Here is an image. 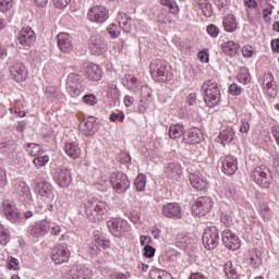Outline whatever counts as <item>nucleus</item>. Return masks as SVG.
Returning a JSON list of instances; mask_svg holds the SVG:
<instances>
[{"label":"nucleus","mask_w":279,"mask_h":279,"mask_svg":"<svg viewBox=\"0 0 279 279\" xmlns=\"http://www.w3.org/2000/svg\"><path fill=\"white\" fill-rule=\"evenodd\" d=\"M198 60H201V62H209V54H208V49H204V50H201L198 52Z\"/></svg>","instance_id":"nucleus-61"},{"label":"nucleus","mask_w":279,"mask_h":279,"mask_svg":"<svg viewBox=\"0 0 279 279\" xmlns=\"http://www.w3.org/2000/svg\"><path fill=\"white\" fill-rule=\"evenodd\" d=\"M51 193H53L51 183L41 181L37 184V195H40V197H49Z\"/></svg>","instance_id":"nucleus-34"},{"label":"nucleus","mask_w":279,"mask_h":279,"mask_svg":"<svg viewBox=\"0 0 279 279\" xmlns=\"http://www.w3.org/2000/svg\"><path fill=\"white\" fill-rule=\"evenodd\" d=\"M9 71L11 80L17 83L25 82V80H27V76L29 75L27 66H25V63L21 61L12 62L9 66Z\"/></svg>","instance_id":"nucleus-8"},{"label":"nucleus","mask_w":279,"mask_h":279,"mask_svg":"<svg viewBox=\"0 0 279 279\" xmlns=\"http://www.w3.org/2000/svg\"><path fill=\"white\" fill-rule=\"evenodd\" d=\"M81 130L86 136L95 134V132L97 131V123L95 121V117H88L85 121H83Z\"/></svg>","instance_id":"nucleus-30"},{"label":"nucleus","mask_w":279,"mask_h":279,"mask_svg":"<svg viewBox=\"0 0 279 279\" xmlns=\"http://www.w3.org/2000/svg\"><path fill=\"white\" fill-rule=\"evenodd\" d=\"M259 213L263 219H265L266 221H269V219H271V215H272L271 209L266 204H262L259 206Z\"/></svg>","instance_id":"nucleus-47"},{"label":"nucleus","mask_w":279,"mask_h":279,"mask_svg":"<svg viewBox=\"0 0 279 279\" xmlns=\"http://www.w3.org/2000/svg\"><path fill=\"white\" fill-rule=\"evenodd\" d=\"M222 25L229 33L236 32V17L232 14H227L223 17Z\"/></svg>","instance_id":"nucleus-37"},{"label":"nucleus","mask_w":279,"mask_h":279,"mask_svg":"<svg viewBox=\"0 0 279 279\" xmlns=\"http://www.w3.org/2000/svg\"><path fill=\"white\" fill-rule=\"evenodd\" d=\"M110 182L112 185V189L114 193H118V195H123L130 189V179H128V174L116 171L111 173Z\"/></svg>","instance_id":"nucleus-5"},{"label":"nucleus","mask_w":279,"mask_h":279,"mask_svg":"<svg viewBox=\"0 0 279 279\" xmlns=\"http://www.w3.org/2000/svg\"><path fill=\"white\" fill-rule=\"evenodd\" d=\"M65 88L66 93L74 98L80 97L82 93H84V86L82 85V82H80V76L74 73L69 74Z\"/></svg>","instance_id":"nucleus-12"},{"label":"nucleus","mask_w":279,"mask_h":279,"mask_svg":"<svg viewBox=\"0 0 279 279\" xmlns=\"http://www.w3.org/2000/svg\"><path fill=\"white\" fill-rule=\"evenodd\" d=\"M201 10L206 19H210L213 16V4L209 3Z\"/></svg>","instance_id":"nucleus-62"},{"label":"nucleus","mask_w":279,"mask_h":279,"mask_svg":"<svg viewBox=\"0 0 279 279\" xmlns=\"http://www.w3.org/2000/svg\"><path fill=\"white\" fill-rule=\"evenodd\" d=\"M150 75L155 82H171L173 80V72L167 61L160 59L153 60L150 62Z\"/></svg>","instance_id":"nucleus-2"},{"label":"nucleus","mask_w":279,"mask_h":279,"mask_svg":"<svg viewBox=\"0 0 279 279\" xmlns=\"http://www.w3.org/2000/svg\"><path fill=\"white\" fill-rule=\"evenodd\" d=\"M93 270L85 265H77L65 268L63 279H92Z\"/></svg>","instance_id":"nucleus-7"},{"label":"nucleus","mask_w":279,"mask_h":279,"mask_svg":"<svg viewBox=\"0 0 279 279\" xmlns=\"http://www.w3.org/2000/svg\"><path fill=\"white\" fill-rule=\"evenodd\" d=\"M12 8V0H0V12H8Z\"/></svg>","instance_id":"nucleus-57"},{"label":"nucleus","mask_w":279,"mask_h":279,"mask_svg":"<svg viewBox=\"0 0 279 279\" xmlns=\"http://www.w3.org/2000/svg\"><path fill=\"white\" fill-rule=\"evenodd\" d=\"M186 132V129H184V125L177 123L171 124L169 128V137L172 140L180 138V136H184Z\"/></svg>","instance_id":"nucleus-36"},{"label":"nucleus","mask_w":279,"mask_h":279,"mask_svg":"<svg viewBox=\"0 0 279 279\" xmlns=\"http://www.w3.org/2000/svg\"><path fill=\"white\" fill-rule=\"evenodd\" d=\"M219 141L222 145H228L231 141H234V129L229 126L220 131Z\"/></svg>","instance_id":"nucleus-32"},{"label":"nucleus","mask_w":279,"mask_h":279,"mask_svg":"<svg viewBox=\"0 0 279 279\" xmlns=\"http://www.w3.org/2000/svg\"><path fill=\"white\" fill-rule=\"evenodd\" d=\"M69 258H71V251H69V246L66 244H58L52 248L51 259L56 265L69 263Z\"/></svg>","instance_id":"nucleus-11"},{"label":"nucleus","mask_w":279,"mask_h":279,"mask_svg":"<svg viewBox=\"0 0 279 279\" xmlns=\"http://www.w3.org/2000/svg\"><path fill=\"white\" fill-rule=\"evenodd\" d=\"M110 16L108 9L104 5L92 7L87 13V17L92 23H106Z\"/></svg>","instance_id":"nucleus-15"},{"label":"nucleus","mask_w":279,"mask_h":279,"mask_svg":"<svg viewBox=\"0 0 279 279\" xmlns=\"http://www.w3.org/2000/svg\"><path fill=\"white\" fill-rule=\"evenodd\" d=\"M107 228L112 236L121 239L130 230V225L123 218H110L107 221Z\"/></svg>","instance_id":"nucleus-6"},{"label":"nucleus","mask_w":279,"mask_h":279,"mask_svg":"<svg viewBox=\"0 0 279 279\" xmlns=\"http://www.w3.org/2000/svg\"><path fill=\"white\" fill-rule=\"evenodd\" d=\"M193 245H195V240H193L189 234L179 233L177 235L175 246L179 247V250L187 252V250H193Z\"/></svg>","instance_id":"nucleus-24"},{"label":"nucleus","mask_w":279,"mask_h":279,"mask_svg":"<svg viewBox=\"0 0 279 279\" xmlns=\"http://www.w3.org/2000/svg\"><path fill=\"white\" fill-rule=\"evenodd\" d=\"M140 112L143 114L149 110V100L142 99L138 106Z\"/></svg>","instance_id":"nucleus-59"},{"label":"nucleus","mask_w":279,"mask_h":279,"mask_svg":"<svg viewBox=\"0 0 279 279\" xmlns=\"http://www.w3.org/2000/svg\"><path fill=\"white\" fill-rule=\"evenodd\" d=\"M221 222L227 226V228H230V226H234V215L232 214H225L221 217Z\"/></svg>","instance_id":"nucleus-50"},{"label":"nucleus","mask_w":279,"mask_h":279,"mask_svg":"<svg viewBox=\"0 0 279 279\" xmlns=\"http://www.w3.org/2000/svg\"><path fill=\"white\" fill-rule=\"evenodd\" d=\"M13 193L16 195V197H19L20 202H32V190L25 181H14Z\"/></svg>","instance_id":"nucleus-13"},{"label":"nucleus","mask_w":279,"mask_h":279,"mask_svg":"<svg viewBox=\"0 0 279 279\" xmlns=\"http://www.w3.org/2000/svg\"><path fill=\"white\" fill-rule=\"evenodd\" d=\"M225 274L228 279H238L239 278V274H236V268H234L232 260H228L225 264Z\"/></svg>","instance_id":"nucleus-39"},{"label":"nucleus","mask_w":279,"mask_h":279,"mask_svg":"<svg viewBox=\"0 0 279 279\" xmlns=\"http://www.w3.org/2000/svg\"><path fill=\"white\" fill-rule=\"evenodd\" d=\"M122 84L129 90H135V88H138V78L134 77L132 74H125Z\"/></svg>","instance_id":"nucleus-38"},{"label":"nucleus","mask_w":279,"mask_h":279,"mask_svg":"<svg viewBox=\"0 0 279 279\" xmlns=\"http://www.w3.org/2000/svg\"><path fill=\"white\" fill-rule=\"evenodd\" d=\"M37 223H38L43 234H47V232H49V230H51V222L47 219L40 220Z\"/></svg>","instance_id":"nucleus-51"},{"label":"nucleus","mask_w":279,"mask_h":279,"mask_svg":"<svg viewBox=\"0 0 279 279\" xmlns=\"http://www.w3.org/2000/svg\"><path fill=\"white\" fill-rule=\"evenodd\" d=\"M88 48L94 56H101V53H106L108 45L101 35H92L88 39Z\"/></svg>","instance_id":"nucleus-16"},{"label":"nucleus","mask_w":279,"mask_h":279,"mask_svg":"<svg viewBox=\"0 0 279 279\" xmlns=\"http://www.w3.org/2000/svg\"><path fill=\"white\" fill-rule=\"evenodd\" d=\"M190 182L196 191H206V189H208V181L199 171L190 173Z\"/></svg>","instance_id":"nucleus-22"},{"label":"nucleus","mask_w":279,"mask_h":279,"mask_svg":"<svg viewBox=\"0 0 279 279\" xmlns=\"http://www.w3.org/2000/svg\"><path fill=\"white\" fill-rule=\"evenodd\" d=\"M248 260L255 269H258L263 265V258L260 257V251L254 248L248 251Z\"/></svg>","instance_id":"nucleus-35"},{"label":"nucleus","mask_w":279,"mask_h":279,"mask_svg":"<svg viewBox=\"0 0 279 279\" xmlns=\"http://www.w3.org/2000/svg\"><path fill=\"white\" fill-rule=\"evenodd\" d=\"M85 215L93 223L104 221L108 217V204L99 201V198H92L84 204Z\"/></svg>","instance_id":"nucleus-1"},{"label":"nucleus","mask_w":279,"mask_h":279,"mask_svg":"<svg viewBox=\"0 0 279 279\" xmlns=\"http://www.w3.org/2000/svg\"><path fill=\"white\" fill-rule=\"evenodd\" d=\"M165 173L173 180H178L182 175V166L178 162H170L165 168Z\"/></svg>","instance_id":"nucleus-29"},{"label":"nucleus","mask_w":279,"mask_h":279,"mask_svg":"<svg viewBox=\"0 0 279 279\" xmlns=\"http://www.w3.org/2000/svg\"><path fill=\"white\" fill-rule=\"evenodd\" d=\"M95 241H96V245H98V247H102V250H106V247H110V241L104 240L99 238V235H95Z\"/></svg>","instance_id":"nucleus-55"},{"label":"nucleus","mask_w":279,"mask_h":279,"mask_svg":"<svg viewBox=\"0 0 279 279\" xmlns=\"http://www.w3.org/2000/svg\"><path fill=\"white\" fill-rule=\"evenodd\" d=\"M57 45L62 53H71L73 51V39L68 33H60L57 36Z\"/></svg>","instance_id":"nucleus-20"},{"label":"nucleus","mask_w":279,"mask_h":279,"mask_svg":"<svg viewBox=\"0 0 279 279\" xmlns=\"http://www.w3.org/2000/svg\"><path fill=\"white\" fill-rule=\"evenodd\" d=\"M17 43L22 47H32L36 43V33L31 27L22 28L17 34Z\"/></svg>","instance_id":"nucleus-18"},{"label":"nucleus","mask_w":279,"mask_h":279,"mask_svg":"<svg viewBox=\"0 0 279 279\" xmlns=\"http://www.w3.org/2000/svg\"><path fill=\"white\" fill-rule=\"evenodd\" d=\"M203 245L206 250H215L219 245V229L209 227L203 234Z\"/></svg>","instance_id":"nucleus-14"},{"label":"nucleus","mask_w":279,"mask_h":279,"mask_svg":"<svg viewBox=\"0 0 279 279\" xmlns=\"http://www.w3.org/2000/svg\"><path fill=\"white\" fill-rule=\"evenodd\" d=\"M83 104H86V106H97V96L95 94H87L83 96Z\"/></svg>","instance_id":"nucleus-49"},{"label":"nucleus","mask_w":279,"mask_h":279,"mask_svg":"<svg viewBox=\"0 0 279 279\" xmlns=\"http://www.w3.org/2000/svg\"><path fill=\"white\" fill-rule=\"evenodd\" d=\"M101 252V250L99 248V245L97 244H90L89 245V256H92V258L97 257V255Z\"/></svg>","instance_id":"nucleus-58"},{"label":"nucleus","mask_w":279,"mask_h":279,"mask_svg":"<svg viewBox=\"0 0 279 279\" xmlns=\"http://www.w3.org/2000/svg\"><path fill=\"white\" fill-rule=\"evenodd\" d=\"M162 215L169 219H180L182 217L181 207L178 203H169L162 207Z\"/></svg>","instance_id":"nucleus-25"},{"label":"nucleus","mask_w":279,"mask_h":279,"mask_svg":"<svg viewBox=\"0 0 279 279\" xmlns=\"http://www.w3.org/2000/svg\"><path fill=\"white\" fill-rule=\"evenodd\" d=\"M161 5L169 8L171 14H178L180 9L178 8V2L175 0H160Z\"/></svg>","instance_id":"nucleus-43"},{"label":"nucleus","mask_w":279,"mask_h":279,"mask_svg":"<svg viewBox=\"0 0 279 279\" xmlns=\"http://www.w3.org/2000/svg\"><path fill=\"white\" fill-rule=\"evenodd\" d=\"M221 165H222V172L226 175H234V173H236V170L239 169V161L234 156L229 155L223 157Z\"/></svg>","instance_id":"nucleus-21"},{"label":"nucleus","mask_w":279,"mask_h":279,"mask_svg":"<svg viewBox=\"0 0 279 279\" xmlns=\"http://www.w3.org/2000/svg\"><path fill=\"white\" fill-rule=\"evenodd\" d=\"M207 34H209L211 38H217V36H219V27H217L215 24H209L207 26Z\"/></svg>","instance_id":"nucleus-54"},{"label":"nucleus","mask_w":279,"mask_h":279,"mask_svg":"<svg viewBox=\"0 0 279 279\" xmlns=\"http://www.w3.org/2000/svg\"><path fill=\"white\" fill-rule=\"evenodd\" d=\"M229 93L230 95H233V97H239V95H241V87L238 86L235 83H232L229 86Z\"/></svg>","instance_id":"nucleus-56"},{"label":"nucleus","mask_w":279,"mask_h":279,"mask_svg":"<svg viewBox=\"0 0 279 279\" xmlns=\"http://www.w3.org/2000/svg\"><path fill=\"white\" fill-rule=\"evenodd\" d=\"M202 90H204V99L208 108H215V106H219V101L221 99V89H219L217 82L214 80L205 81L202 86Z\"/></svg>","instance_id":"nucleus-3"},{"label":"nucleus","mask_w":279,"mask_h":279,"mask_svg":"<svg viewBox=\"0 0 279 279\" xmlns=\"http://www.w3.org/2000/svg\"><path fill=\"white\" fill-rule=\"evenodd\" d=\"M202 131L195 128L185 131L183 134V143H185V145H197V143H202Z\"/></svg>","instance_id":"nucleus-23"},{"label":"nucleus","mask_w":279,"mask_h":279,"mask_svg":"<svg viewBox=\"0 0 279 279\" xmlns=\"http://www.w3.org/2000/svg\"><path fill=\"white\" fill-rule=\"evenodd\" d=\"M120 28L123 29V32H126V34L132 32V29H134V20L132 17H129L125 13L120 14Z\"/></svg>","instance_id":"nucleus-31"},{"label":"nucleus","mask_w":279,"mask_h":279,"mask_svg":"<svg viewBox=\"0 0 279 279\" xmlns=\"http://www.w3.org/2000/svg\"><path fill=\"white\" fill-rule=\"evenodd\" d=\"M221 49L226 56H236L239 53V49H241V46L234 41H227L222 44Z\"/></svg>","instance_id":"nucleus-33"},{"label":"nucleus","mask_w":279,"mask_h":279,"mask_svg":"<svg viewBox=\"0 0 279 279\" xmlns=\"http://www.w3.org/2000/svg\"><path fill=\"white\" fill-rule=\"evenodd\" d=\"M29 147H32L29 151L31 156H38L43 151V147L38 144H29Z\"/></svg>","instance_id":"nucleus-60"},{"label":"nucleus","mask_w":279,"mask_h":279,"mask_svg":"<svg viewBox=\"0 0 279 279\" xmlns=\"http://www.w3.org/2000/svg\"><path fill=\"white\" fill-rule=\"evenodd\" d=\"M144 256L145 258H154L156 256V248L149 244L144 246Z\"/></svg>","instance_id":"nucleus-52"},{"label":"nucleus","mask_w":279,"mask_h":279,"mask_svg":"<svg viewBox=\"0 0 279 279\" xmlns=\"http://www.w3.org/2000/svg\"><path fill=\"white\" fill-rule=\"evenodd\" d=\"M53 3L56 8H58L59 10H62V8H66V5L71 3V0H53Z\"/></svg>","instance_id":"nucleus-63"},{"label":"nucleus","mask_w":279,"mask_h":279,"mask_svg":"<svg viewBox=\"0 0 279 279\" xmlns=\"http://www.w3.org/2000/svg\"><path fill=\"white\" fill-rule=\"evenodd\" d=\"M64 151L69 158H72V160H77L82 154V149L80 148V145H77L76 142H68L64 145Z\"/></svg>","instance_id":"nucleus-28"},{"label":"nucleus","mask_w":279,"mask_h":279,"mask_svg":"<svg viewBox=\"0 0 279 279\" xmlns=\"http://www.w3.org/2000/svg\"><path fill=\"white\" fill-rule=\"evenodd\" d=\"M1 210L11 223H21L23 214L19 213L16 205L12 201H3Z\"/></svg>","instance_id":"nucleus-10"},{"label":"nucleus","mask_w":279,"mask_h":279,"mask_svg":"<svg viewBox=\"0 0 279 279\" xmlns=\"http://www.w3.org/2000/svg\"><path fill=\"white\" fill-rule=\"evenodd\" d=\"M53 180L56 184L62 189H66L72 182L73 177H71V171L66 168H57L53 174Z\"/></svg>","instance_id":"nucleus-17"},{"label":"nucleus","mask_w":279,"mask_h":279,"mask_svg":"<svg viewBox=\"0 0 279 279\" xmlns=\"http://www.w3.org/2000/svg\"><path fill=\"white\" fill-rule=\"evenodd\" d=\"M222 243L225 247L228 250H239L241 247V240L236 236V234L232 233L230 230H225L221 233Z\"/></svg>","instance_id":"nucleus-19"},{"label":"nucleus","mask_w":279,"mask_h":279,"mask_svg":"<svg viewBox=\"0 0 279 279\" xmlns=\"http://www.w3.org/2000/svg\"><path fill=\"white\" fill-rule=\"evenodd\" d=\"M85 75L92 82H99L101 80V69L95 63H89L85 68Z\"/></svg>","instance_id":"nucleus-27"},{"label":"nucleus","mask_w":279,"mask_h":279,"mask_svg":"<svg viewBox=\"0 0 279 279\" xmlns=\"http://www.w3.org/2000/svg\"><path fill=\"white\" fill-rule=\"evenodd\" d=\"M213 210V198L208 196H201L196 199L195 204L192 205V213L196 217H204Z\"/></svg>","instance_id":"nucleus-9"},{"label":"nucleus","mask_w":279,"mask_h":279,"mask_svg":"<svg viewBox=\"0 0 279 279\" xmlns=\"http://www.w3.org/2000/svg\"><path fill=\"white\" fill-rule=\"evenodd\" d=\"M28 233L32 236H34L35 239H38V236H45V234L43 233L38 222L36 225H33V226L29 227Z\"/></svg>","instance_id":"nucleus-48"},{"label":"nucleus","mask_w":279,"mask_h":279,"mask_svg":"<svg viewBox=\"0 0 279 279\" xmlns=\"http://www.w3.org/2000/svg\"><path fill=\"white\" fill-rule=\"evenodd\" d=\"M146 184H147V177L143 173H140L135 179L136 191H140V192L145 191Z\"/></svg>","instance_id":"nucleus-41"},{"label":"nucleus","mask_w":279,"mask_h":279,"mask_svg":"<svg viewBox=\"0 0 279 279\" xmlns=\"http://www.w3.org/2000/svg\"><path fill=\"white\" fill-rule=\"evenodd\" d=\"M251 178L255 184L260 186L262 189H269L271 186V182L274 181V177H271V171L269 168L265 166L256 167L252 173Z\"/></svg>","instance_id":"nucleus-4"},{"label":"nucleus","mask_w":279,"mask_h":279,"mask_svg":"<svg viewBox=\"0 0 279 279\" xmlns=\"http://www.w3.org/2000/svg\"><path fill=\"white\" fill-rule=\"evenodd\" d=\"M253 54H254V51L252 50V46H244L242 48V56L244 58H252Z\"/></svg>","instance_id":"nucleus-64"},{"label":"nucleus","mask_w":279,"mask_h":279,"mask_svg":"<svg viewBox=\"0 0 279 279\" xmlns=\"http://www.w3.org/2000/svg\"><path fill=\"white\" fill-rule=\"evenodd\" d=\"M151 279H171V274L161 270V269H154L150 271Z\"/></svg>","instance_id":"nucleus-42"},{"label":"nucleus","mask_w":279,"mask_h":279,"mask_svg":"<svg viewBox=\"0 0 279 279\" xmlns=\"http://www.w3.org/2000/svg\"><path fill=\"white\" fill-rule=\"evenodd\" d=\"M141 97L142 99L148 100L151 99V87L149 86H143L141 88Z\"/></svg>","instance_id":"nucleus-53"},{"label":"nucleus","mask_w":279,"mask_h":279,"mask_svg":"<svg viewBox=\"0 0 279 279\" xmlns=\"http://www.w3.org/2000/svg\"><path fill=\"white\" fill-rule=\"evenodd\" d=\"M107 32L111 38H119V36H121V26L120 24L112 23L107 27Z\"/></svg>","instance_id":"nucleus-44"},{"label":"nucleus","mask_w":279,"mask_h":279,"mask_svg":"<svg viewBox=\"0 0 279 279\" xmlns=\"http://www.w3.org/2000/svg\"><path fill=\"white\" fill-rule=\"evenodd\" d=\"M236 80L241 83V84H250V70L247 68H242L239 72V74L236 75Z\"/></svg>","instance_id":"nucleus-40"},{"label":"nucleus","mask_w":279,"mask_h":279,"mask_svg":"<svg viewBox=\"0 0 279 279\" xmlns=\"http://www.w3.org/2000/svg\"><path fill=\"white\" fill-rule=\"evenodd\" d=\"M47 162H49V156L45 155V156H38L35 157L33 160V163L35 165L36 169H41V167H45V165H47Z\"/></svg>","instance_id":"nucleus-46"},{"label":"nucleus","mask_w":279,"mask_h":279,"mask_svg":"<svg viewBox=\"0 0 279 279\" xmlns=\"http://www.w3.org/2000/svg\"><path fill=\"white\" fill-rule=\"evenodd\" d=\"M263 85L269 97H276V95L278 94V88L276 86V81H274V74H265Z\"/></svg>","instance_id":"nucleus-26"},{"label":"nucleus","mask_w":279,"mask_h":279,"mask_svg":"<svg viewBox=\"0 0 279 279\" xmlns=\"http://www.w3.org/2000/svg\"><path fill=\"white\" fill-rule=\"evenodd\" d=\"M10 243V231L0 225V245H8Z\"/></svg>","instance_id":"nucleus-45"}]
</instances>
